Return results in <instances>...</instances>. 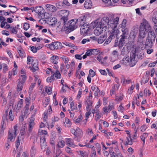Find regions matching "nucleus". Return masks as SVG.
Segmentation results:
<instances>
[{"mask_svg":"<svg viewBox=\"0 0 157 157\" xmlns=\"http://www.w3.org/2000/svg\"><path fill=\"white\" fill-rule=\"evenodd\" d=\"M77 21V19H75L71 20L68 22H67V21H65V22H63V24L64 25L62 27V29L66 33L68 34L77 28L76 25Z\"/></svg>","mask_w":157,"mask_h":157,"instance_id":"f257e3e1","label":"nucleus"},{"mask_svg":"<svg viewBox=\"0 0 157 157\" xmlns=\"http://www.w3.org/2000/svg\"><path fill=\"white\" fill-rule=\"evenodd\" d=\"M9 109V108L7 107V109L6 110L4 114L2 117L3 120L1 123V128L2 132L5 128L6 123H8V118L9 119H10V111L9 113V115H8Z\"/></svg>","mask_w":157,"mask_h":157,"instance_id":"f03ea898","label":"nucleus"},{"mask_svg":"<svg viewBox=\"0 0 157 157\" xmlns=\"http://www.w3.org/2000/svg\"><path fill=\"white\" fill-rule=\"evenodd\" d=\"M110 19L107 17H103L100 21L97 22L96 24L97 25H98L100 27L102 28H108L109 23Z\"/></svg>","mask_w":157,"mask_h":157,"instance_id":"7ed1b4c3","label":"nucleus"},{"mask_svg":"<svg viewBox=\"0 0 157 157\" xmlns=\"http://www.w3.org/2000/svg\"><path fill=\"white\" fill-rule=\"evenodd\" d=\"M113 17V16H112L111 18H110L109 23L108 27L109 29L110 28L112 29H116L118 24L119 17H117L114 18Z\"/></svg>","mask_w":157,"mask_h":157,"instance_id":"20e7f679","label":"nucleus"},{"mask_svg":"<svg viewBox=\"0 0 157 157\" xmlns=\"http://www.w3.org/2000/svg\"><path fill=\"white\" fill-rule=\"evenodd\" d=\"M58 14L60 16L63 15L61 18V20L62 22L63 21L65 22V21L67 20V17L69 14V11L65 10H60L58 12Z\"/></svg>","mask_w":157,"mask_h":157,"instance_id":"39448f33","label":"nucleus"},{"mask_svg":"<svg viewBox=\"0 0 157 157\" xmlns=\"http://www.w3.org/2000/svg\"><path fill=\"white\" fill-rule=\"evenodd\" d=\"M140 27L144 29L146 32H148L151 29V27L148 22L145 19L143 20V22L141 23Z\"/></svg>","mask_w":157,"mask_h":157,"instance_id":"423d86ee","label":"nucleus"},{"mask_svg":"<svg viewBox=\"0 0 157 157\" xmlns=\"http://www.w3.org/2000/svg\"><path fill=\"white\" fill-rule=\"evenodd\" d=\"M62 44L59 42L52 43L50 44L49 47L51 49H60L62 47Z\"/></svg>","mask_w":157,"mask_h":157,"instance_id":"0eeeda50","label":"nucleus"},{"mask_svg":"<svg viewBox=\"0 0 157 157\" xmlns=\"http://www.w3.org/2000/svg\"><path fill=\"white\" fill-rule=\"evenodd\" d=\"M138 25H136L133 26L130 33V37L134 39L138 33Z\"/></svg>","mask_w":157,"mask_h":157,"instance_id":"6e6552de","label":"nucleus"},{"mask_svg":"<svg viewBox=\"0 0 157 157\" xmlns=\"http://www.w3.org/2000/svg\"><path fill=\"white\" fill-rule=\"evenodd\" d=\"M80 30L84 34H88L89 33V27L85 24H83L81 26Z\"/></svg>","mask_w":157,"mask_h":157,"instance_id":"1a4fd4ad","label":"nucleus"},{"mask_svg":"<svg viewBox=\"0 0 157 157\" xmlns=\"http://www.w3.org/2000/svg\"><path fill=\"white\" fill-rule=\"evenodd\" d=\"M153 45L152 39L147 38L146 40L145 48H150L152 47Z\"/></svg>","mask_w":157,"mask_h":157,"instance_id":"9d476101","label":"nucleus"},{"mask_svg":"<svg viewBox=\"0 0 157 157\" xmlns=\"http://www.w3.org/2000/svg\"><path fill=\"white\" fill-rule=\"evenodd\" d=\"M34 11L40 16L43 15L44 12V9L41 6L36 7L34 9Z\"/></svg>","mask_w":157,"mask_h":157,"instance_id":"9b49d317","label":"nucleus"},{"mask_svg":"<svg viewBox=\"0 0 157 157\" xmlns=\"http://www.w3.org/2000/svg\"><path fill=\"white\" fill-rule=\"evenodd\" d=\"M45 7L47 10L52 12H54L57 10L55 6L50 4H47L46 5Z\"/></svg>","mask_w":157,"mask_h":157,"instance_id":"f8f14e48","label":"nucleus"},{"mask_svg":"<svg viewBox=\"0 0 157 157\" xmlns=\"http://www.w3.org/2000/svg\"><path fill=\"white\" fill-rule=\"evenodd\" d=\"M66 144L71 147H74L77 146L74 144L73 140L71 138H67L65 139Z\"/></svg>","mask_w":157,"mask_h":157,"instance_id":"ddd939ff","label":"nucleus"},{"mask_svg":"<svg viewBox=\"0 0 157 157\" xmlns=\"http://www.w3.org/2000/svg\"><path fill=\"white\" fill-rule=\"evenodd\" d=\"M114 105L113 104H109L108 107H105L103 109V110L105 113H108L113 109Z\"/></svg>","mask_w":157,"mask_h":157,"instance_id":"4468645a","label":"nucleus"},{"mask_svg":"<svg viewBox=\"0 0 157 157\" xmlns=\"http://www.w3.org/2000/svg\"><path fill=\"white\" fill-rule=\"evenodd\" d=\"M32 68L29 67L32 71L34 73L38 69V62L37 61H34L32 63Z\"/></svg>","mask_w":157,"mask_h":157,"instance_id":"2eb2a0df","label":"nucleus"},{"mask_svg":"<svg viewBox=\"0 0 157 157\" xmlns=\"http://www.w3.org/2000/svg\"><path fill=\"white\" fill-rule=\"evenodd\" d=\"M148 32H146L144 29L140 27L139 29V37L141 39L144 38L146 35V33Z\"/></svg>","mask_w":157,"mask_h":157,"instance_id":"dca6fc26","label":"nucleus"},{"mask_svg":"<svg viewBox=\"0 0 157 157\" xmlns=\"http://www.w3.org/2000/svg\"><path fill=\"white\" fill-rule=\"evenodd\" d=\"M97 27L94 31V34L96 36H98L100 35L102 31V28L100 27L98 25H97Z\"/></svg>","mask_w":157,"mask_h":157,"instance_id":"f3484780","label":"nucleus"},{"mask_svg":"<svg viewBox=\"0 0 157 157\" xmlns=\"http://www.w3.org/2000/svg\"><path fill=\"white\" fill-rule=\"evenodd\" d=\"M34 125V119L31 117L30 119V121L29 122V132H31L33 127Z\"/></svg>","mask_w":157,"mask_h":157,"instance_id":"a211bd4d","label":"nucleus"},{"mask_svg":"<svg viewBox=\"0 0 157 157\" xmlns=\"http://www.w3.org/2000/svg\"><path fill=\"white\" fill-rule=\"evenodd\" d=\"M152 21L155 24L154 26V28L155 30V31L157 32V13L153 15L152 17Z\"/></svg>","mask_w":157,"mask_h":157,"instance_id":"6ab92c4d","label":"nucleus"},{"mask_svg":"<svg viewBox=\"0 0 157 157\" xmlns=\"http://www.w3.org/2000/svg\"><path fill=\"white\" fill-rule=\"evenodd\" d=\"M112 30L111 31V34L110 36H113V38H114L115 36L117 37V36L119 34V31L116 28V29H112Z\"/></svg>","mask_w":157,"mask_h":157,"instance_id":"aec40b11","label":"nucleus"},{"mask_svg":"<svg viewBox=\"0 0 157 157\" xmlns=\"http://www.w3.org/2000/svg\"><path fill=\"white\" fill-rule=\"evenodd\" d=\"M17 124L16 125L14 126V133L13 134L11 133H10V141L14 140V138L16 136V132L17 130Z\"/></svg>","mask_w":157,"mask_h":157,"instance_id":"412c9836","label":"nucleus"},{"mask_svg":"<svg viewBox=\"0 0 157 157\" xmlns=\"http://www.w3.org/2000/svg\"><path fill=\"white\" fill-rule=\"evenodd\" d=\"M84 6L86 9H90L92 7L91 1L90 0H86L84 3Z\"/></svg>","mask_w":157,"mask_h":157,"instance_id":"4be33fe9","label":"nucleus"},{"mask_svg":"<svg viewBox=\"0 0 157 157\" xmlns=\"http://www.w3.org/2000/svg\"><path fill=\"white\" fill-rule=\"evenodd\" d=\"M18 53L21 57H24L25 56V53L23 49L21 48H18L17 49Z\"/></svg>","mask_w":157,"mask_h":157,"instance_id":"5701e85b","label":"nucleus"},{"mask_svg":"<svg viewBox=\"0 0 157 157\" xmlns=\"http://www.w3.org/2000/svg\"><path fill=\"white\" fill-rule=\"evenodd\" d=\"M58 56H53L51 58V62L55 64H57L58 63Z\"/></svg>","mask_w":157,"mask_h":157,"instance_id":"b1692460","label":"nucleus"},{"mask_svg":"<svg viewBox=\"0 0 157 157\" xmlns=\"http://www.w3.org/2000/svg\"><path fill=\"white\" fill-rule=\"evenodd\" d=\"M83 117L82 116L81 114H80L77 118H76L75 117H74V119H73V121L75 122V123H80L81 121L82 120Z\"/></svg>","mask_w":157,"mask_h":157,"instance_id":"393cba45","label":"nucleus"},{"mask_svg":"<svg viewBox=\"0 0 157 157\" xmlns=\"http://www.w3.org/2000/svg\"><path fill=\"white\" fill-rule=\"evenodd\" d=\"M49 20V21L48 22L49 24L51 25H53L55 24L57 21L56 18L55 17H51Z\"/></svg>","mask_w":157,"mask_h":157,"instance_id":"a878e982","label":"nucleus"},{"mask_svg":"<svg viewBox=\"0 0 157 157\" xmlns=\"http://www.w3.org/2000/svg\"><path fill=\"white\" fill-rule=\"evenodd\" d=\"M36 152V149L34 145L32 146L30 150V155L32 157H34Z\"/></svg>","mask_w":157,"mask_h":157,"instance_id":"bb28decb","label":"nucleus"},{"mask_svg":"<svg viewBox=\"0 0 157 157\" xmlns=\"http://www.w3.org/2000/svg\"><path fill=\"white\" fill-rule=\"evenodd\" d=\"M128 137L130 138V140H129V138H127L126 140L127 141L125 142V145L128 144L131 145L132 144V141L133 140V139H132L130 134H129V136Z\"/></svg>","mask_w":157,"mask_h":157,"instance_id":"cd10ccee","label":"nucleus"},{"mask_svg":"<svg viewBox=\"0 0 157 157\" xmlns=\"http://www.w3.org/2000/svg\"><path fill=\"white\" fill-rule=\"evenodd\" d=\"M40 145L42 149H43L46 147V144L45 140L44 138L40 139Z\"/></svg>","mask_w":157,"mask_h":157,"instance_id":"c85d7f7f","label":"nucleus"},{"mask_svg":"<svg viewBox=\"0 0 157 157\" xmlns=\"http://www.w3.org/2000/svg\"><path fill=\"white\" fill-rule=\"evenodd\" d=\"M87 106L86 107L87 111H90L91 110L92 105V102L89 100H87Z\"/></svg>","mask_w":157,"mask_h":157,"instance_id":"c756f323","label":"nucleus"},{"mask_svg":"<svg viewBox=\"0 0 157 157\" xmlns=\"http://www.w3.org/2000/svg\"><path fill=\"white\" fill-rule=\"evenodd\" d=\"M121 31L122 32V35L128 36L129 33V30L128 28H122Z\"/></svg>","mask_w":157,"mask_h":157,"instance_id":"7c9ffc66","label":"nucleus"},{"mask_svg":"<svg viewBox=\"0 0 157 157\" xmlns=\"http://www.w3.org/2000/svg\"><path fill=\"white\" fill-rule=\"evenodd\" d=\"M148 32V34L147 36V38H151L152 39V37L153 36L154 38L155 39V36L154 33V32L151 30V29L150 30H149Z\"/></svg>","mask_w":157,"mask_h":157,"instance_id":"2f4dec72","label":"nucleus"},{"mask_svg":"<svg viewBox=\"0 0 157 157\" xmlns=\"http://www.w3.org/2000/svg\"><path fill=\"white\" fill-rule=\"evenodd\" d=\"M127 22V20L126 19H123L121 24L119 25V26L122 29L127 28L126 27Z\"/></svg>","mask_w":157,"mask_h":157,"instance_id":"473e14b6","label":"nucleus"},{"mask_svg":"<svg viewBox=\"0 0 157 157\" xmlns=\"http://www.w3.org/2000/svg\"><path fill=\"white\" fill-rule=\"evenodd\" d=\"M24 83L22 82H19L18 84L17 87V90L18 91H19L22 90Z\"/></svg>","mask_w":157,"mask_h":157,"instance_id":"72a5a7b5","label":"nucleus"},{"mask_svg":"<svg viewBox=\"0 0 157 157\" xmlns=\"http://www.w3.org/2000/svg\"><path fill=\"white\" fill-rule=\"evenodd\" d=\"M135 57L136 55L134 53H132L131 54L130 61L133 63L134 64L136 62V61L135 60Z\"/></svg>","mask_w":157,"mask_h":157,"instance_id":"f704fd0d","label":"nucleus"},{"mask_svg":"<svg viewBox=\"0 0 157 157\" xmlns=\"http://www.w3.org/2000/svg\"><path fill=\"white\" fill-rule=\"evenodd\" d=\"M105 39L106 37L105 36H101L98 39V43L99 44H102L104 42Z\"/></svg>","mask_w":157,"mask_h":157,"instance_id":"c9c22d12","label":"nucleus"},{"mask_svg":"<svg viewBox=\"0 0 157 157\" xmlns=\"http://www.w3.org/2000/svg\"><path fill=\"white\" fill-rule=\"evenodd\" d=\"M129 57L128 56H125L122 60V63L124 64L128 63L129 61Z\"/></svg>","mask_w":157,"mask_h":157,"instance_id":"e433bc0d","label":"nucleus"},{"mask_svg":"<svg viewBox=\"0 0 157 157\" xmlns=\"http://www.w3.org/2000/svg\"><path fill=\"white\" fill-rule=\"evenodd\" d=\"M65 145V142L63 140L59 141L57 145V146L59 147H63Z\"/></svg>","mask_w":157,"mask_h":157,"instance_id":"4c0bfd02","label":"nucleus"},{"mask_svg":"<svg viewBox=\"0 0 157 157\" xmlns=\"http://www.w3.org/2000/svg\"><path fill=\"white\" fill-rule=\"evenodd\" d=\"M27 64H30L31 63H32L34 61L33 59V58L32 57L28 56H27Z\"/></svg>","mask_w":157,"mask_h":157,"instance_id":"58836bf2","label":"nucleus"},{"mask_svg":"<svg viewBox=\"0 0 157 157\" xmlns=\"http://www.w3.org/2000/svg\"><path fill=\"white\" fill-rule=\"evenodd\" d=\"M23 105V99H20L18 101L16 109L19 110Z\"/></svg>","mask_w":157,"mask_h":157,"instance_id":"ea45409f","label":"nucleus"},{"mask_svg":"<svg viewBox=\"0 0 157 157\" xmlns=\"http://www.w3.org/2000/svg\"><path fill=\"white\" fill-rule=\"evenodd\" d=\"M92 151L90 155L91 157H96V151L94 146L92 147Z\"/></svg>","mask_w":157,"mask_h":157,"instance_id":"a19ab883","label":"nucleus"},{"mask_svg":"<svg viewBox=\"0 0 157 157\" xmlns=\"http://www.w3.org/2000/svg\"><path fill=\"white\" fill-rule=\"evenodd\" d=\"M128 52L129 51L127 48L124 47L122 50L121 54L124 56L128 53Z\"/></svg>","mask_w":157,"mask_h":157,"instance_id":"79ce46f5","label":"nucleus"},{"mask_svg":"<svg viewBox=\"0 0 157 157\" xmlns=\"http://www.w3.org/2000/svg\"><path fill=\"white\" fill-rule=\"evenodd\" d=\"M113 39V36H110L104 43V45H105L109 43Z\"/></svg>","mask_w":157,"mask_h":157,"instance_id":"37998d69","label":"nucleus"},{"mask_svg":"<svg viewBox=\"0 0 157 157\" xmlns=\"http://www.w3.org/2000/svg\"><path fill=\"white\" fill-rule=\"evenodd\" d=\"M57 79H59L61 77V75L58 70H56V72L53 75Z\"/></svg>","mask_w":157,"mask_h":157,"instance_id":"c03bdc74","label":"nucleus"},{"mask_svg":"<svg viewBox=\"0 0 157 157\" xmlns=\"http://www.w3.org/2000/svg\"><path fill=\"white\" fill-rule=\"evenodd\" d=\"M80 153L81 156L80 157H88V154L86 152L84 151H80Z\"/></svg>","mask_w":157,"mask_h":157,"instance_id":"a18cd8bd","label":"nucleus"},{"mask_svg":"<svg viewBox=\"0 0 157 157\" xmlns=\"http://www.w3.org/2000/svg\"><path fill=\"white\" fill-rule=\"evenodd\" d=\"M96 111L95 112L96 114L95 117V120L96 121H98L101 117V114L99 113V111L98 110H96Z\"/></svg>","mask_w":157,"mask_h":157,"instance_id":"49530a36","label":"nucleus"},{"mask_svg":"<svg viewBox=\"0 0 157 157\" xmlns=\"http://www.w3.org/2000/svg\"><path fill=\"white\" fill-rule=\"evenodd\" d=\"M10 139V130H9L8 131V138L7 139L8 142L5 145V147L7 149H8L9 148V146L10 144L9 142V140Z\"/></svg>","mask_w":157,"mask_h":157,"instance_id":"de8ad7c7","label":"nucleus"},{"mask_svg":"<svg viewBox=\"0 0 157 157\" xmlns=\"http://www.w3.org/2000/svg\"><path fill=\"white\" fill-rule=\"evenodd\" d=\"M60 58L61 59L63 60V61L65 63H67L69 61L68 58L66 56H60Z\"/></svg>","mask_w":157,"mask_h":157,"instance_id":"09e8293b","label":"nucleus"},{"mask_svg":"<svg viewBox=\"0 0 157 157\" xmlns=\"http://www.w3.org/2000/svg\"><path fill=\"white\" fill-rule=\"evenodd\" d=\"M59 119L57 117H54V118L52 119V128L54 125L55 122L58 121Z\"/></svg>","mask_w":157,"mask_h":157,"instance_id":"8fccbe9b","label":"nucleus"},{"mask_svg":"<svg viewBox=\"0 0 157 157\" xmlns=\"http://www.w3.org/2000/svg\"><path fill=\"white\" fill-rule=\"evenodd\" d=\"M17 10V8L14 6L10 5V12L13 13H15Z\"/></svg>","mask_w":157,"mask_h":157,"instance_id":"3c124183","label":"nucleus"},{"mask_svg":"<svg viewBox=\"0 0 157 157\" xmlns=\"http://www.w3.org/2000/svg\"><path fill=\"white\" fill-rule=\"evenodd\" d=\"M63 4L64 6H70L72 5L67 0H63Z\"/></svg>","mask_w":157,"mask_h":157,"instance_id":"603ef678","label":"nucleus"},{"mask_svg":"<svg viewBox=\"0 0 157 157\" xmlns=\"http://www.w3.org/2000/svg\"><path fill=\"white\" fill-rule=\"evenodd\" d=\"M102 1L106 4L107 6H109L111 5V0H102Z\"/></svg>","mask_w":157,"mask_h":157,"instance_id":"864d4df0","label":"nucleus"},{"mask_svg":"<svg viewBox=\"0 0 157 157\" xmlns=\"http://www.w3.org/2000/svg\"><path fill=\"white\" fill-rule=\"evenodd\" d=\"M45 91L49 94L52 93V88L49 87H46L45 88Z\"/></svg>","mask_w":157,"mask_h":157,"instance_id":"5fc2aeb1","label":"nucleus"},{"mask_svg":"<svg viewBox=\"0 0 157 157\" xmlns=\"http://www.w3.org/2000/svg\"><path fill=\"white\" fill-rule=\"evenodd\" d=\"M56 6L58 7H64V5L63 4V1L62 2H59L56 3Z\"/></svg>","mask_w":157,"mask_h":157,"instance_id":"6e6d98bb","label":"nucleus"},{"mask_svg":"<svg viewBox=\"0 0 157 157\" xmlns=\"http://www.w3.org/2000/svg\"><path fill=\"white\" fill-rule=\"evenodd\" d=\"M91 54L92 55H97L99 53L98 51V49H91Z\"/></svg>","mask_w":157,"mask_h":157,"instance_id":"4d7b16f0","label":"nucleus"},{"mask_svg":"<svg viewBox=\"0 0 157 157\" xmlns=\"http://www.w3.org/2000/svg\"><path fill=\"white\" fill-rule=\"evenodd\" d=\"M31 51L33 53H36L37 51V48L34 46L29 47Z\"/></svg>","mask_w":157,"mask_h":157,"instance_id":"13d9d810","label":"nucleus"},{"mask_svg":"<svg viewBox=\"0 0 157 157\" xmlns=\"http://www.w3.org/2000/svg\"><path fill=\"white\" fill-rule=\"evenodd\" d=\"M65 122L67 124L68 127H70L71 125V123L69 119L67 118H66Z\"/></svg>","mask_w":157,"mask_h":157,"instance_id":"bf43d9fd","label":"nucleus"},{"mask_svg":"<svg viewBox=\"0 0 157 157\" xmlns=\"http://www.w3.org/2000/svg\"><path fill=\"white\" fill-rule=\"evenodd\" d=\"M78 130L81 131V130L79 129V128H77L76 129V130H75V129H71V131L72 132V133H73L75 136H77L78 135L77 132L78 131Z\"/></svg>","mask_w":157,"mask_h":157,"instance_id":"052dcab7","label":"nucleus"},{"mask_svg":"<svg viewBox=\"0 0 157 157\" xmlns=\"http://www.w3.org/2000/svg\"><path fill=\"white\" fill-rule=\"evenodd\" d=\"M74 103L73 102H71L70 104V107L72 111H73L77 108L76 106H74Z\"/></svg>","mask_w":157,"mask_h":157,"instance_id":"680f3d73","label":"nucleus"},{"mask_svg":"<svg viewBox=\"0 0 157 157\" xmlns=\"http://www.w3.org/2000/svg\"><path fill=\"white\" fill-rule=\"evenodd\" d=\"M77 19L78 21H79L81 22H82L83 23H84L85 20V18L84 16H82Z\"/></svg>","mask_w":157,"mask_h":157,"instance_id":"e2e57ef3","label":"nucleus"},{"mask_svg":"<svg viewBox=\"0 0 157 157\" xmlns=\"http://www.w3.org/2000/svg\"><path fill=\"white\" fill-rule=\"evenodd\" d=\"M23 27L25 30H27L29 28V25L28 23H25L24 24Z\"/></svg>","mask_w":157,"mask_h":157,"instance_id":"0e129e2a","label":"nucleus"},{"mask_svg":"<svg viewBox=\"0 0 157 157\" xmlns=\"http://www.w3.org/2000/svg\"><path fill=\"white\" fill-rule=\"evenodd\" d=\"M123 98L121 96H116L115 98V100L117 101H121Z\"/></svg>","mask_w":157,"mask_h":157,"instance_id":"69168bd1","label":"nucleus"},{"mask_svg":"<svg viewBox=\"0 0 157 157\" xmlns=\"http://www.w3.org/2000/svg\"><path fill=\"white\" fill-rule=\"evenodd\" d=\"M89 72L90 75L91 77H93L95 75V72L92 69L90 70Z\"/></svg>","mask_w":157,"mask_h":157,"instance_id":"338daca9","label":"nucleus"},{"mask_svg":"<svg viewBox=\"0 0 157 157\" xmlns=\"http://www.w3.org/2000/svg\"><path fill=\"white\" fill-rule=\"evenodd\" d=\"M116 57L114 56L111 55L110 57V61L112 62H114L116 59Z\"/></svg>","mask_w":157,"mask_h":157,"instance_id":"774afa93","label":"nucleus"}]
</instances>
